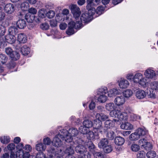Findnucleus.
I'll use <instances>...</instances> for the list:
<instances>
[{"instance_id": "58", "label": "nucleus", "mask_w": 158, "mask_h": 158, "mask_svg": "<svg viewBox=\"0 0 158 158\" xmlns=\"http://www.w3.org/2000/svg\"><path fill=\"white\" fill-rule=\"evenodd\" d=\"M140 148L139 145L136 144H133L131 146V149L133 151L137 152L139 150Z\"/></svg>"}, {"instance_id": "2", "label": "nucleus", "mask_w": 158, "mask_h": 158, "mask_svg": "<svg viewBox=\"0 0 158 158\" xmlns=\"http://www.w3.org/2000/svg\"><path fill=\"white\" fill-rule=\"evenodd\" d=\"M49 153H51L54 155L55 157L58 156H63L64 155V151L60 148H55L54 147H50L48 150Z\"/></svg>"}, {"instance_id": "53", "label": "nucleus", "mask_w": 158, "mask_h": 158, "mask_svg": "<svg viewBox=\"0 0 158 158\" xmlns=\"http://www.w3.org/2000/svg\"><path fill=\"white\" fill-rule=\"evenodd\" d=\"M144 146L143 148L147 151H148L152 149V144L150 142H148L147 141Z\"/></svg>"}, {"instance_id": "28", "label": "nucleus", "mask_w": 158, "mask_h": 158, "mask_svg": "<svg viewBox=\"0 0 158 158\" xmlns=\"http://www.w3.org/2000/svg\"><path fill=\"white\" fill-rule=\"evenodd\" d=\"M96 118L100 120L105 121L108 118V116L103 113H98L96 115Z\"/></svg>"}, {"instance_id": "38", "label": "nucleus", "mask_w": 158, "mask_h": 158, "mask_svg": "<svg viewBox=\"0 0 158 158\" xmlns=\"http://www.w3.org/2000/svg\"><path fill=\"white\" fill-rule=\"evenodd\" d=\"M143 77V75L140 73H136L134 77V81L135 83L139 82Z\"/></svg>"}, {"instance_id": "35", "label": "nucleus", "mask_w": 158, "mask_h": 158, "mask_svg": "<svg viewBox=\"0 0 158 158\" xmlns=\"http://www.w3.org/2000/svg\"><path fill=\"white\" fill-rule=\"evenodd\" d=\"M140 138L139 135L138 134L137 131L132 133L129 136V139L132 140H136Z\"/></svg>"}, {"instance_id": "9", "label": "nucleus", "mask_w": 158, "mask_h": 158, "mask_svg": "<svg viewBox=\"0 0 158 158\" xmlns=\"http://www.w3.org/2000/svg\"><path fill=\"white\" fill-rule=\"evenodd\" d=\"M81 142L82 141L81 143ZM80 143H79V144ZM73 147H75V150L76 152L80 154H82L86 150V148L84 146L80 144H79L76 147L75 145H74Z\"/></svg>"}, {"instance_id": "20", "label": "nucleus", "mask_w": 158, "mask_h": 158, "mask_svg": "<svg viewBox=\"0 0 158 158\" xmlns=\"http://www.w3.org/2000/svg\"><path fill=\"white\" fill-rule=\"evenodd\" d=\"M19 158H29L30 154L29 152H24L23 150L19 151Z\"/></svg>"}, {"instance_id": "34", "label": "nucleus", "mask_w": 158, "mask_h": 158, "mask_svg": "<svg viewBox=\"0 0 158 158\" xmlns=\"http://www.w3.org/2000/svg\"><path fill=\"white\" fill-rule=\"evenodd\" d=\"M104 152L106 153H108L111 152L113 150V147L111 145L108 144L104 148H102Z\"/></svg>"}, {"instance_id": "45", "label": "nucleus", "mask_w": 158, "mask_h": 158, "mask_svg": "<svg viewBox=\"0 0 158 158\" xmlns=\"http://www.w3.org/2000/svg\"><path fill=\"white\" fill-rule=\"evenodd\" d=\"M107 99V97L105 95H99L98 98V101L101 103H104L106 102Z\"/></svg>"}, {"instance_id": "24", "label": "nucleus", "mask_w": 158, "mask_h": 158, "mask_svg": "<svg viewBox=\"0 0 158 158\" xmlns=\"http://www.w3.org/2000/svg\"><path fill=\"white\" fill-rule=\"evenodd\" d=\"M35 148L38 151H44L46 149V146L42 143H39L36 145Z\"/></svg>"}, {"instance_id": "64", "label": "nucleus", "mask_w": 158, "mask_h": 158, "mask_svg": "<svg viewBox=\"0 0 158 158\" xmlns=\"http://www.w3.org/2000/svg\"><path fill=\"white\" fill-rule=\"evenodd\" d=\"M82 154L83 156H82L83 158H91V154L89 152L87 151V150Z\"/></svg>"}, {"instance_id": "13", "label": "nucleus", "mask_w": 158, "mask_h": 158, "mask_svg": "<svg viewBox=\"0 0 158 158\" xmlns=\"http://www.w3.org/2000/svg\"><path fill=\"white\" fill-rule=\"evenodd\" d=\"M61 139L59 137L56 135L52 142L53 145L57 148L60 147L62 144Z\"/></svg>"}, {"instance_id": "57", "label": "nucleus", "mask_w": 158, "mask_h": 158, "mask_svg": "<svg viewBox=\"0 0 158 158\" xmlns=\"http://www.w3.org/2000/svg\"><path fill=\"white\" fill-rule=\"evenodd\" d=\"M145 153L143 151H139L137 154V158H145Z\"/></svg>"}, {"instance_id": "36", "label": "nucleus", "mask_w": 158, "mask_h": 158, "mask_svg": "<svg viewBox=\"0 0 158 158\" xmlns=\"http://www.w3.org/2000/svg\"><path fill=\"white\" fill-rule=\"evenodd\" d=\"M68 132L69 134H71V135L74 137L76 136L78 133V130L75 128L70 129Z\"/></svg>"}, {"instance_id": "52", "label": "nucleus", "mask_w": 158, "mask_h": 158, "mask_svg": "<svg viewBox=\"0 0 158 158\" xmlns=\"http://www.w3.org/2000/svg\"><path fill=\"white\" fill-rule=\"evenodd\" d=\"M104 10V7L102 6H100L97 8V9L95 10V12L97 14L100 15L102 13Z\"/></svg>"}, {"instance_id": "5", "label": "nucleus", "mask_w": 158, "mask_h": 158, "mask_svg": "<svg viewBox=\"0 0 158 158\" xmlns=\"http://www.w3.org/2000/svg\"><path fill=\"white\" fill-rule=\"evenodd\" d=\"M15 9V7L14 5L10 3L5 5L4 10L6 13L11 14L14 12Z\"/></svg>"}, {"instance_id": "15", "label": "nucleus", "mask_w": 158, "mask_h": 158, "mask_svg": "<svg viewBox=\"0 0 158 158\" xmlns=\"http://www.w3.org/2000/svg\"><path fill=\"white\" fill-rule=\"evenodd\" d=\"M139 136H144L148 134V131L144 127L139 128L136 130Z\"/></svg>"}, {"instance_id": "43", "label": "nucleus", "mask_w": 158, "mask_h": 158, "mask_svg": "<svg viewBox=\"0 0 158 158\" xmlns=\"http://www.w3.org/2000/svg\"><path fill=\"white\" fill-rule=\"evenodd\" d=\"M133 94V92L130 89H127L125 90L123 93V95L126 98H128L130 97Z\"/></svg>"}, {"instance_id": "3", "label": "nucleus", "mask_w": 158, "mask_h": 158, "mask_svg": "<svg viewBox=\"0 0 158 158\" xmlns=\"http://www.w3.org/2000/svg\"><path fill=\"white\" fill-rule=\"evenodd\" d=\"M73 136L71 135V134H69L68 131V133H67L64 138H63V139H64L65 141L67 142H71L72 141H73V142L74 143V145L76 144L79 143L82 141L81 139L80 138H78L77 137L73 139Z\"/></svg>"}, {"instance_id": "42", "label": "nucleus", "mask_w": 158, "mask_h": 158, "mask_svg": "<svg viewBox=\"0 0 158 158\" xmlns=\"http://www.w3.org/2000/svg\"><path fill=\"white\" fill-rule=\"evenodd\" d=\"M120 113V111L118 110H113L110 112V115L111 116L117 118H118L119 114Z\"/></svg>"}, {"instance_id": "32", "label": "nucleus", "mask_w": 158, "mask_h": 158, "mask_svg": "<svg viewBox=\"0 0 158 158\" xmlns=\"http://www.w3.org/2000/svg\"><path fill=\"white\" fill-rule=\"evenodd\" d=\"M73 148L74 147H73L71 146L67 148L64 151L65 153L67 155V156L72 155L74 152Z\"/></svg>"}, {"instance_id": "31", "label": "nucleus", "mask_w": 158, "mask_h": 158, "mask_svg": "<svg viewBox=\"0 0 158 158\" xmlns=\"http://www.w3.org/2000/svg\"><path fill=\"white\" fill-rule=\"evenodd\" d=\"M20 56V54L18 52L16 51H13L10 54V57L12 60H16L19 58Z\"/></svg>"}, {"instance_id": "56", "label": "nucleus", "mask_w": 158, "mask_h": 158, "mask_svg": "<svg viewBox=\"0 0 158 158\" xmlns=\"http://www.w3.org/2000/svg\"><path fill=\"white\" fill-rule=\"evenodd\" d=\"M93 154L96 158H103V155L102 153L101 152H97V150Z\"/></svg>"}, {"instance_id": "63", "label": "nucleus", "mask_w": 158, "mask_h": 158, "mask_svg": "<svg viewBox=\"0 0 158 158\" xmlns=\"http://www.w3.org/2000/svg\"><path fill=\"white\" fill-rule=\"evenodd\" d=\"M49 27L48 24L46 23H42L40 25L41 28L43 30H47Z\"/></svg>"}, {"instance_id": "59", "label": "nucleus", "mask_w": 158, "mask_h": 158, "mask_svg": "<svg viewBox=\"0 0 158 158\" xmlns=\"http://www.w3.org/2000/svg\"><path fill=\"white\" fill-rule=\"evenodd\" d=\"M15 152H10V158H17L19 157V151H17L16 152V154H15Z\"/></svg>"}, {"instance_id": "25", "label": "nucleus", "mask_w": 158, "mask_h": 158, "mask_svg": "<svg viewBox=\"0 0 158 158\" xmlns=\"http://www.w3.org/2000/svg\"><path fill=\"white\" fill-rule=\"evenodd\" d=\"M129 85V83L128 81L126 79L122 80L119 83V85L121 88H127Z\"/></svg>"}, {"instance_id": "37", "label": "nucleus", "mask_w": 158, "mask_h": 158, "mask_svg": "<svg viewBox=\"0 0 158 158\" xmlns=\"http://www.w3.org/2000/svg\"><path fill=\"white\" fill-rule=\"evenodd\" d=\"M118 118L121 121L127 120V114L125 113H121L120 111V113L119 114Z\"/></svg>"}, {"instance_id": "60", "label": "nucleus", "mask_w": 158, "mask_h": 158, "mask_svg": "<svg viewBox=\"0 0 158 158\" xmlns=\"http://www.w3.org/2000/svg\"><path fill=\"white\" fill-rule=\"evenodd\" d=\"M55 15V12L53 10L49 11L46 14L47 16L49 18H53Z\"/></svg>"}, {"instance_id": "12", "label": "nucleus", "mask_w": 158, "mask_h": 158, "mask_svg": "<svg viewBox=\"0 0 158 158\" xmlns=\"http://www.w3.org/2000/svg\"><path fill=\"white\" fill-rule=\"evenodd\" d=\"M5 39L7 42L10 44H13L16 40L15 36L13 35L10 34L5 36Z\"/></svg>"}, {"instance_id": "62", "label": "nucleus", "mask_w": 158, "mask_h": 158, "mask_svg": "<svg viewBox=\"0 0 158 158\" xmlns=\"http://www.w3.org/2000/svg\"><path fill=\"white\" fill-rule=\"evenodd\" d=\"M6 32L5 27L2 25H0V36L3 35Z\"/></svg>"}, {"instance_id": "54", "label": "nucleus", "mask_w": 158, "mask_h": 158, "mask_svg": "<svg viewBox=\"0 0 158 158\" xmlns=\"http://www.w3.org/2000/svg\"><path fill=\"white\" fill-rule=\"evenodd\" d=\"M29 4L27 2H22L20 5L21 9L24 10H26L28 7Z\"/></svg>"}, {"instance_id": "10", "label": "nucleus", "mask_w": 158, "mask_h": 158, "mask_svg": "<svg viewBox=\"0 0 158 158\" xmlns=\"http://www.w3.org/2000/svg\"><path fill=\"white\" fill-rule=\"evenodd\" d=\"M17 26L19 29H24L27 25V23L24 19H19L16 23Z\"/></svg>"}, {"instance_id": "21", "label": "nucleus", "mask_w": 158, "mask_h": 158, "mask_svg": "<svg viewBox=\"0 0 158 158\" xmlns=\"http://www.w3.org/2000/svg\"><path fill=\"white\" fill-rule=\"evenodd\" d=\"M121 129L125 130H131L133 128V126L130 123H122L120 126Z\"/></svg>"}, {"instance_id": "23", "label": "nucleus", "mask_w": 158, "mask_h": 158, "mask_svg": "<svg viewBox=\"0 0 158 158\" xmlns=\"http://www.w3.org/2000/svg\"><path fill=\"white\" fill-rule=\"evenodd\" d=\"M136 96L139 99H143L146 96V93L143 90H139L137 91L136 94Z\"/></svg>"}, {"instance_id": "47", "label": "nucleus", "mask_w": 158, "mask_h": 158, "mask_svg": "<svg viewBox=\"0 0 158 158\" xmlns=\"http://www.w3.org/2000/svg\"><path fill=\"white\" fill-rule=\"evenodd\" d=\"M15 145L14 143H10L7 146V149L10 152H15Z\"/></svg>"}, {"instance_id": "22", "label": "nucleus", "mask_w": 158, "mask_h": 158, "mask_svg": "<svg viewBox=\"0 0 158 158\" xmlns=\"http://www.w3.org/2000/svg\"><path fill=\"white\" fill-rule=\"evenodd\" d=\"M107 88L106 87H101L98 89L97 93L98 95H105L107 93H108Z\"/></svg>"}, {"instance_id": "33", "label": "nucleus", "mask_w": 158, "mask_h": 158, "mask_svg": "<svg viewBox=\"0 0 158 158\" xmlns=\"http://www.w3.org/2000/svg\"><path fill=\"white\" fill-rule=\"evenodd\" d=\"M8 31L9 34L14 35L18 32V29L16 27L13 26L10 27L8 30Z\"/></svg>"}, {"instance_id": "46", "label": "nucleus", "mask_w": 158, "mask_h": 158, "mask_svg": "<svg viewBox=\"0 0 158 158\" xmlns=\"http://www.w3.org/2000/svg\"><path fill=\"white\" fill-rule=\"evenodd\" d=\"M130 118L131 120L134 121L138 119H140L141 117L132 113L130 115Z\"/></svg>"}, {"instance_id": "1", "label": "nucleus", "mask_w": 158, "mask_h": 158, "mask_svg": "<svg viewBox=\"0 0 158 158\" xmlns=\"http://www.w3.org/2000/svg\"><path fill=\"white\" fill-rule=\"evenodd\" d=\"M86 12L82 14L80 17V21H77L75 23L71 21L68 23V27L66 31V34L68 35H72L75 33L74 29L80 28L83 27V23H88L90 22L91 17L95 13L94 9L88 10Z\"/></svg>"}, {"instance_id": "48", "label": "nucleus", "mask_w": 158, "mask_h": 158, "mask_svg": "<svg viewBox=\"0 0 158 158\" xmlns=\"http://www.w3.org/2000/svg\"><path fill=\"white\" fill-rule=\"evenodd\" d=\"M114 104L112 103H109L106 106V108L108 111H112L114 109Z\"/></svg>"}, {"instance_id": "50", "label": "nucleus", "mask_w": 158, "mask_h": 158, "mask_svg": "<svg viewBox=\"0 0 158 158\" xmlns=\"http://www.w3.org/2000/svg\"><path fill=\"white\" fill-rule=\"evenodd\" d=\"M146 155L148 158H154L156 156V153L154 151H151L148 152Z\"/></svg>"}, {"instance_id": "6", "label": "nucleus", "mask_w": 158, "mask_h": 158, "mask_svg": "<svg viewBox=\"0 0 158 158\" xmlns=\"http://www.w3.org/2000/svg\"><path fill=\"white\" fill-rule=\"evenodd\" d=\"M117 121V120L115 119H113V120H106L104 123V126L108 130L109 129L114 126V123Z\"/></svg>"}, {"instance_id": "8", "label": "nucleus", "mask_w": 158, "mask_h": 158, "mask_svg": "<svg viewBox=\"0 0 158 158\" xmlns=\"http://www.w3.org/2000/svg\"><path fill=\"white\" fill-rule=\"evenodd\" d=\"M121 91L117 88H113L110 90L108 92V95L109 97H112L116 95H118L121 94Z\"/></svg>"}, {"instance_id": "39", "label": "nucleus", "mask_w": 158, "mask_h": 158, "mask_svg": "<svg viewBox=\"0 0 158 158\" xmlns=\"http://www.w3.org/2000/svg\"><path fill=\"white\" fill-rule=\"evenodd\" d=\"M35 18L34 15H26L25 16V19H26L27 21L30 23H32L33 21L35 20Z\"/></svg>"}, {"instance_id": "26", "label": "nucleus", "mask_w": 158, "mask_h": 158, "mask_svg": "<svg viewBox=\"0 0 158 158\" xmlns=\"http://www.w3.org/2000/svg\"><path fill=\"white\" fill-rule=\"evenodd\" d=\"M106 136L108 139L112 140L115 136V133L112 130H108L106 133Z\"/></svg>"}, {"instance_id": "14", "label": "nucleus", "mask_w": 158, "mask_h": 158, "mask_svg": "<svg viewBox=\"0 0 158 158\" xmlns=\"http://www.w3.org/2000/svg\"><path fill=\"white\" fill-rule=\"evenodd\" d=\"M17 40L20 43H24L27 42V37L24 33H20L18 35Z\"/></svg>"}, {"instance_id": "11", "label": "nucleus", "mask_w": 158, "mask_h": 158, "mask_svg": "<svg viewBox=\"0 0 158 158\" xmlns=\"http://www.w3.org/2000/svg\"><path fill=\"white\" fill-rule=\"evenodd\" d=\"M108 144H109V141L107 138H102L98 143V147L100 148H102Z\"/></svg>"}, {"instance_id": "51", "label": "nucleus", "mask_w": 158, "mask_h": 158, "mask_svg": "<svg viewBox=\"0 0 158 158\" xmlns=\"http://www.w3.org/2000/svg\"><path fill=\"white\" fill-rule=\"evenodd\" d=\"M151 89L152 90H158V82L157 81H154L152 82L151 84Z\"/></svg>"}, {"instance_id": "41", "label": "nucleus", "mask_w": 158, "mask_h": 158, "mask_svg": "<svg viewBox=\"0 0 158 158\" xmlns=\"http://www.w3.org/2000/svg\"><path fill=\"white\" fill-rule=\"evenodd\" d=\"M83 125L89 129L93 127V123L90 120H87L83 121Z\"/></svg>"}, {"instance_id": "17", "label": "nucleus", "mask_w": 158, "mask_h": 158, "mask_svg": "<svg viewBox=\"0 0 158 158\" xmlns=\"http://www.w3.org/2000/svg\"><path fill=\"white\" fill-rule=\"evenodd\" d=\"M125 142L124 139L120 136H117L115 138L114 142L115 144L118 146L123 145Z\"/></svg>"}, {"instance_id": "18", "label": "nucleus", "mask_w": 158, "mask_h": 158, "mask_svg": "<svg viewBox=\"0 0 158 158\" xmlns=\"http://www.w3.org/2000/svg\"><path fill=\"white\" fill-rule=\"evenodd\" d=\"M145 75L146 77L152 78L155 75V73L153 70L148 69L145 72Z\"/></svg>"}, {"instance_id": "29", "label": "nucleus", "mask_w": 158, "mask_h": 158, "mask_svg": "<svg viewBox=\"0 0 158 158\" xmlns=\"http://www.w3.org/2000/svg\"><path fill=\"white\" fill-rule=\"evenodd\" d=\"M94 0H87L86 2L87 5L86 6V8L87 10H91L94 9L95 11V9L93 7L95 4L93 3Z\"/></svg>"}, {"instance_id": "44", "label": "nucleus", "mask_w": 158, "mask_h": 158, "mask_svg": "<svg viewBox=\"0 0 158 158\" xmlns=\"http://www.w3.org/2000/svg\"><path fill=\"white\" fill-rule=\"evenodd\" d=\"M7 58L6 56L3 54H0V64H3L6 62Z\"/></svg>"}, {"instance_id": "30", "label": "nucleus", "mask_w": 158, "mask_h": 158, "mask_svg": "<svg viewBox=\"0 0 158 158\" xmlns=\"http://www.w3.org/2000/svg\"><path fill=\"white\" fill-rule=\"evenodd\" d=\"M68 131L66 129H61L58 131V133L56 135L59 137L61 139H63L65 136L66 134L68 133Z\"/></svg>"}, {"instance_id": "27", "label": "nucleus", "mask_w": 158, "mask_h": 158, "mask_svg": "<svg viewBox=\"0 0 158 158\" xmlns=\"http://www.w3.org/2000/svg\"><path fill=\"white\" fill-rule=\"evenodd\" d=\"M87 145L89 151L92 154L95 152V151L97 150L94 145L91 141L88 142Z\"/></svg>"}, {"instance_id": "4", "label": "nucleus", "mask_w": 158, "mask_h": 158, "mask_svg": "<svg viewBox=\"0 0 158 158\" xmlns=\"http://www.w3.org/2000/svg\"><path fill=\"white\" fill-rule=\"evenodd\" d=\"M71 12L74 17L77 20L81 14L80 8L76 5H72L71 7Z\"/></svg>"}, {"instance_id": "40", "label": "nucleus", "mask_w": 158, "mask_h": 158, "mask_svg": "<svg viewBox=\"0 0 158 158\" xmlns=\"http://www.w3.org/2000/svg\"><path fill=\"white\" fill-rule=\"evenodd\" d=\"M80 132L83 134H87L89 131V129L84 125L81 126L79 128Z\"/></svg>"}, {"instance_id": "7", "label": "nucleus", "mask_w": 158, "mask_h": 158, "mask_svg": "<svg viewBox=\"0 0 158 158\" xmlns=\"http://www.w3.org/2000/svg\"><path fill=\"white\" fill-rule=\"evenodd\" d=\"M114 102L116 105L120 106L124 104L125 102V100L124 96H118L115 99Z\"/></svg>"}, {"instance_id": "19", "label": "nucleus", "mask_w": 158, "mask_h": 158, "mask_svg": "<svg viewBox=\"0 0 158 158\" xmlns=\"http://www.w3.org/2000/svg\"><path fill=\"white\" fill-rule=\"evenodd\" d=\"M30 48L26 45L23 46L21 48V52L23 55H27L30 53Z\"/></svg>"}, {"instance_id": "55", "label": "nucleus", "mask_w": 158, "mask_h": 158, "mask_svg": "<svg viewBox=\"0 0 158 158\" xmlns=\"http://www.w3.org/2000/svg\"><path fill=\"white\" fill-rule=\"evenodd\" d=\"M108 130L104 126L103 127L102 126L97 130L98 132L99 133L101 134H103L104 133H106Z\"/></svg>"}, {"instance_id": "16", "label": "nucleus", "mask_w": 158, "mask_h": 158, "mask_svg": "<svg viewBox=\"0 0 158 158\" xmlns=\"http://www.w3.org/2000/svg\"><path fill=\"white\" fill-rule=\"evenodd\" d=\"M102 126V123L101 121L96 118L94 121L93 127L94 129L97 131Z\"/></svg>"}, {"instance_id": "49", "label": "nucleus", "mask_w": 158, "mask_h": 158, "mask_svg": "<svg viewBox=\"0 0 158 158\" xmlns=\"http://www.w3.org/2000/svg\"><path fill=\"white\" fill-rule=\"evenodd\" d=\"M1 142L4 144L7 143L10 141V139L8 136H4L0 138Z\"/></svg>"}, {"instance_id": "61", "label": "nucleus", "mask_w": 158, "mask_h": 158, "mask_svg": "<svg viewBox=\"0 0 158 158\" xmlns=\"http://www.w3.org/2000/svg\"><path fill=\"white\" fill-rule=\"evenodd\" d=\"M51 142L50 139L48 137L44 139L43 140V143L46 146L49 145L51 144Z\"/></svg>"}]
</instances>
